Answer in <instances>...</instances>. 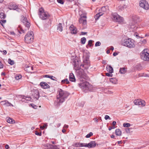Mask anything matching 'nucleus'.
Masks as SVG:
<instances>
[{"label": "nucleus", "instance_id": "64", "mask_svg": "<svg viewBox=\"0 0 149 149\" xmlns=\"http://www.w3.org/2000/svg\"><path fill=\"white\" fill-rule=\"evenodd\" d=\"M5 148L6 149H8L9 148V146L8 145L6 144L5 146Z\"/></svg>", "mask_w": 149, "mask_h": 149}, {"label": "nucleus", "instance_id": "9", "mask_svg": "<svg viewBox=\"0 0 149 149\" xmlns=\"http://www.w3.org/2000/svg\"><path fill=\"white\" fill-rule=\"evenodd\" d=\"M79 85L80 88L85 90H88L90 86L89 83L86 81L79 84Z\"/></svg>", "mask_w": 149, "mask_h": 149}, {"label": "nucleus", "instance_id": "48", "mask_svg": "<svg viewBox=\"0 0 149 149\" xmlns=\"http://www.w3.org/2000/svg\"><path fill=\"white\" fill-rule=\"evenodd\" d=\"M104 119L106 120H107L108 119L109 120H111V119L110 117L108 115H106L104 117Z\"/></svg>", "mask_w": 149, "mask_h": 149}, {"label": "nucleus", "instance_id": "57", "mask_svg": "<svg viewBox=\"0 0 149 149\" xmlns=\"http://www.w3.org/2000/svg\"><path fill=\"white\" fill-rule=\"evenodd\" d=\"M141 42L143 44H145L146 42V41L145 39H143L141 41Z\"/></svg>", "mask_w": 149, "mask_h": 149}, {"label": "nucleus", "instance_id": "15", "mask_svg": "<svg viewBox=\"0 0 149 149\" xmlns=\"http://www.w3.org/2000/svg\"><path fill=\"white\" fill-rule=\"evenodd\" d=\"M86 147L91 148L95 147L96 146V143L94 141H92L88 144L86 143Z\"/></svg>", "mask_w": 149, "mask_h": 149}, {"label": "nucleus", "instance_id": "47", "mask_svg": "<svg viewBox=\"0 0 149 149\" xmlns=\"http://www.w3.org/2000/svg\"><path fill=\"white\" fill-rule=\"evenodd\" d=\"M101 10L103 13L104 12H105L106 10V9L105 6L102 7L101 8Z\"/></svg>", "mask_w": 149, "mask_h": 149}, {"label": "nucleus", "instance_id": "31", "mask_svg": "<svg viewBox=\"0 0 149 149\" xmlns=\"http://www.w3.org/2000/svg\"><path fill=\"white\" fill-rule=\"evenodd\" d=\"M65 83L67 84H69V81H68V79H65L61 81V84Z\"/></svg>", "mask_w": 149, "mask_h": 149}, {"label": "nucleus", "instance_id": "49", "mask_svg": "<svg viewBox=\"0 0 149 149\" xmlns=\"http://www.w3.org/2000/svg\"><path fill=\"white\" fill-rule=\"evenodd\" d=\"M19 29L23 33H24L25 32L24 30L22 29V28L20 26H19L18 29Z\"/></svg>", "mask_w": 149, "mask_h": 149}, {"label": "nucleus", "instance_id": "54", "mask_svg": "<svg viewBox=\"0 0 149 149\" xmlns=\"http://www.w3.org/2000/svg\"><path fill=\"white\" fill-rule=\"evenodd\" d=\"M86 15H81V18L86 19Z\"/></svg>", "mask_w": 149, "mask_h": 149}, {"label": "nucleus", "instance_id": "29", "mask_svg": "<svg viewBox=\"0 0 149 149\" xmlns=\"http://www.w3.org/2000/svg\"><path fill=\"white\" fill-rule=\"evenodd\" d=\"M57 29L61 32L63 31V27L61 23H59L58 24Z\"/></svg>", "mask_w": 149, "mask_h": 149}, {"label": "nucleus", "instance_id": "53", "mask_svg": "<svg viewBox=\"0 0 149 149\" xmlns=\"http://www.w3.org/2000/svg\"><path fill=\"white\" fill-rule=\"evenodd\" d=\"M6 22V20H1L0 21V22L1 24L2 25V24H5Z\"/></svg>", "mask_w": 149, "mask_h": 149}, {"label": "nucleus", "instance_id": "28", "mask_svg": "<svg viewBox=\"0 0 149 149\" xmlns=\"http://www.w3.org/2000/svg\"><path fill=\"white\" fill-rule=\"evenodd\" d=\"M127 8V6L125 5H120L118 7V10L119 11H122L124 9Z\"/></svg>", "mask_w": 149, "mask_h": 149}, {"label": "nucleus", "instance_id": "2", "mask_svg": "<svg viewBox=\"0 0 149 149\" xmlns=\"http://www.w3.org/2000/svg\"><path fill=\"white\" fill-rule=\"evenodd\" d=\"M122 45L125 46L129 48H132L135 47L134 41L130 38L125 39L122 40L121 42Z\"/></svg>", "mask_w": 149, "mask_h": 149}, {"label": "nucleus", "instance_id": "59", "mask_svg": "<svg viewBox=\"0 0 149 149\" xmlns=\"http://www.w3.org/2000/svg\"><path fill=\"white\" fill-rule=\"evenodd\" d=\"M50 76V75H47V74H46V75H44V77H47V78H49Z\"/></svg>", "mask_w": 149, "mask_h": 149}, {"label": "nucleus", "instance_id": "41", "mask_svg": "<svg viewBox=\"0 0 149 149\" xmlns=\"http://www.w3.org/2000/svg\"><path fill=\"white\" fill-rule=\"evenodd\" d=\"M47 126V125L46 124H44L43 125L41 126H40V128L42 130H44L45 128H46Z\"/></svg>", "mask_w": 149, "mask_h": 149}, {"label": "nucleus", "instance_id": "4", "mask_svg": "<svg viewBox=\"0 0 149 149\" xmlns=\"http://www.w3.org/2000/svg\"><path fill=\"white\" fill-rule=\"evenodd\" d=\"M33 33L32 31H30L25 35L24 38L25 42L28 44L32 43L33 40Z\"/></svg>", "mask_w": 149, "mask_h": 149}, {"label": "nucleus", "instance_id": "40", "mask_svg": "<svg viewBox=\"0 0 149 149\" xmlns=\"http://www.w3.org/2000/svg\"><path fill=\"white\" fill-rule=\"evenodd\" d=\"M22 77V75L20 74H17L15 78L16 80L20 79Z\"/></svg>", "mask_w": 149, "mask_h": 149}, {"label": "nucleus", "instance_id": "20", "mask_svg": "<svg viewBox=\"0 0 149 149\" xmlns=\"http://www.w3.org/2000/svg\"><path fill=\"white\" fill-rule=\"evenodd\" d=\"M69 80L72 82H75V79L74 76L72 73L70 74L69 76Z\"/></svg>", "mask_w": 149, "mask_h": 149}, {"label": "nucleus", "instance_id": "30", "mask_svg": "<svg viewBox=\"0 0 149 149\" xmlns=\"http://www.w3.org/2000/svg\"><path fill=\"white\" fill-rule=\"evenodd\" d=\"M6 17V14L3 12H1L0 13V17L1 19H4Z\"/></svg>", "mask_w": 149, "mask_h": 149}, {"label": "nucleus", "instance_id": "60", "mask_svg": "<svg viewBox=\"0 0 149 149\" xmlns=\"http://www.w3.org/2000/svg\"><path fill=\"white\" fill-rule=\"evenodd\" d=\"M102 63L104 64H106L107 63V61L106 60H103Z\"/></svg>", "mask_w": 149, "mask_h": 149}, {"label": "nucleus", "instance_id": "46", "mask_svg": "<svg viewBox=\"0 0 149 149\" xmlns=\"http://www.w3.org/2000/svg\"><path fill=\"white\" fill-rule=\"evenodd\" d=\"M101 43L99 41L97 42L95 44V47L100 46L101 45Z\"/></svg>", "mask_w": 149, "mask_h": 149}, {"label": "nucleus", "instance_id": "19", "mask_svg": "<svg viewBox=\"0 0 149 149\" xmlns=\"http://www.w3.org/2000/svg\"><path fill=\"white\" fill-rule=\"evenodd\" d=\"M2 104L5 105L6 106H12L13 107V105L10 102L6 101H3L1 102Z\"/></svg>", "mask_w": 149, "mask_h": 149}, {"label": "nucleus", "instance_id": "34", "mask_svg": "<svg viewBox=\"0 0 149 149\" xmlns=\"http://www.w3.org/2000/svg\"><path fill=\"white\" fill-rule=\"evenodd\" d=\"M132 19L134 21L135 23H136L137 21L139 19V17L136 15H134Z\"/></svg>", "mask_w": 149, "mask_h": 149}, {"label": "nucleus", "instance_id": "1", "mask_svg": "<svg viewBox=\"0 0 149 149\" xmlns=\"http://www.w3.org/2000/svg\"><path fill=\"white\" fill-rule=\"evenodd\" d=\"M69 93L67 91L63 90L61 88H58L56 95V100L55 104L57 107L59 106L69 96Z\"/></svg>", "mask_w": 149, "mask_h": 149}, {"label": "nucleus", "instance_id": "16", "mask_svg": "<svg viewBox=\"0 0 149 149\" xmlns=\"http://www.w3.org/2000/svg\"><path fill=\"white\" fill-rule=\"evenodd\" d=\"M71 33L73 34H76L77 33V29L73 25H71L69 28Z\"/></svg>", "mask_w": 149, "mask_h": 149}, {"label": "nucleus", "instance_id": "14", "mask_svg": "<svg viewBox=\"0 0 149 149\" xmlns=\"http://www.w3.org/2000/svg\"><path fill=\"white\" fill-rule=\"evenodd\" d=\"M78 74L79 77L81 78L84 79L85 80H87L88 78V77L84 73V71L82 69V71H79L78 72Z\"/></svg>", "mask_w": 149, "mask_h": 149}, {"label": "nucleus", "instance_id": "25", "mask_svg": "<svg viewBox=\"0 0 149 149\" xmlns=\"http://www.w3.org/2000/svg\"><path fill=\"white\" fill-rule=\"evenodd\" d=\"M104 13L103 12H100L97 14L95 16V18L96 19H98L99 17L101 16Z\"/></svg>", "mask_w": 149, "mask_h": 149}, {"label": "nucleus", "instance_id": "55", "mask_svg": "<svg viewBox=\"0 0 149 149\" xmlns=\"http://www.w3.org/2000/svg\"><path fill=\"white\" fill-rule=\"evenodd\" d=\"M49 78L53 80H55L54 79V78H56L55 77L51 75H50Z\"/></svg>", "mask_w": 149, "mask_h": 149}, {"label": "nucleus", "instance_id": "26", "mask_svg": "<svg viewBox=\"0 0 149 149\" xmlns=\"http://www.w3.org/2000/svg\"><path fill=\"white\" fill-rule=\"evenodd\" d=\"M110 81L113 84H116L117 83V80L115 78H111L110 79Z\"/></svg>", "mask_w": 149, "mask_h": 149}, {"label": "nucleus", "instance_id": "3", "mask_svg": "<svg viewBox=\"0 0 149 149\" xmlns=\"http://www.w3.org/2000/svg\"><path fill=\"white\" fill-rule=\"evenodd\" d=\"M38 14L40 18L42 20L48 19L50 17L49 15L48 12L45 11L42 8H41L39 10Z\"/></svg>", "mask_w": 149, "mask_h": 149}, {"label": "nucleus", "instance_id": "22", "mask_svg": "<svg viewBox=\"0 0 149 149\" xmlns=\"http://www.w3.org/2000/svg\"><path fill=\"white\" fill-rule=\"evenodd\" d=\"M79 22L83 25H86L87 24V21L86 19L80 18L79 19Z\"/></svg>", "mask_w": 149, "mask_h": 149}, {"label": "nucleus", "instance_id": "44", "mask_svg": "<svg viewBox=\"0 0 149 149\" xmlns=\"http://www.w3.org/2000/svg\"><path fill=\"white\" fill-rule=\"evenodd\" d=\"M92 135H93V133L92 132H90L88 134H87L86 136V137L88 138L91 137Z\"/></svg>", "mask_w": 149, "mask_h": 149}, {"label": "nucleus", "instance_id": "32", "mask_svg": "<svg viewBox=\"0 0 149 149\" xmlns=\"http://www.w3.org/2000/svg\"><path fill=\"white\" fill-rule=\"evenodd\" d=\"M49 148L50 149H59V148L56 145H53L52 144H49Z\"/></svg>", "mask_w": 149, "mask_h": 149}, {"label": "nucleus", "instance_id": "62", "mask_svg": "<svg viewBox=\"0 0 149 149\" xmlns=\"http://www.w3.org/2000/svg\"><path fill=\"white\" fill-rule=\"evenodd\" d=\"M81 34L82 35H85L87 33V32H81Z\"/></svg>", "mask_w": 149, "mask_h": 149}, {"label": "nucleus", "instance_id": "42", "mask_svg": "<svg viewBox=\"0 0 149 149\" xmlns=\"http://www.w3.org/2000/svg\"><path fill=\"white\" fill-rule=\"evenodd\" d=\"M35 134L38 136H41L42 135V133L41 132H38L37 131H36L35 132Z\"/></svg>", "mask_w": 149, "mask_h": 149}, {"label": "nucleus", "instance_id": "10", "mask_svg": "<svg viewBox=\"0 0 149 149\" xmlns=\"http://www.w3.org/2000/svg\"><path fill=\"white\" fill-rule=\"evenodd\" d=\"M139 6L146 10H148L149 9L148 3L145 0H141L140 1Z\"/></svg>", "mask_w": 149, "mask_h": 149}, {"label": "nucleus", "instance_id": "35", "mask_svg": "<svg viewBox=\"0 0 149 149\" xmlns=\"http://www.w3.org/2000/svg\"><path fill=\"white\" fill-rule=\"evenodd\" d=\"M22 99H25L26 100L30 101L31 100V98L30 97H27L23 96L22 98Z\"/></svg>", "mask_w": 149, "mask_h": 149}, {"label": "nucleus", "instance_id": "38", "mask_svg": "<svg viewBox=\"0 0 149 149\" xmlns=\"http://www.w3.org/2000/svg\"><path fill=\"white\" fill-rule=\"evenodd\" d=\"M92 42H93V41L92 40H89L88 41V45H87L86 46V47L87 48H88V47H87L88 45L90 47H91L92 45Z\"/></svg>", "mask_w": 149, "mask_h": 149}, {"label": "nucleus", "instance_id": "58", "mask_svg": "<svg viewBox=\"0 0 149 149\" xmlns=\"http://www.w3.org/2000/svg\"><path fill=\"white\" fill-rule=\"evenodd\" d=\"M3 65L2 63L0 61V68H3Z\"/></svg>", "mask_w": 149, "mask_h": 149}, {"label": "nucleus", "instance_id": "6", "mask_svg": "<svg viewBox=\"0 0 149 149\" xmlns=\"http://www.w3.org/2000/svg\"><path fill=\"white\" fill-rule=\"evenodd\" d=\"M113 19L115 22L119 24H122L124 23V19L116 13H114L112 15Z\"/></svg>", "mask_w": 149, "mask_h": 149}, {"label": "nucleus", "instance_id": "37", "mask_svg": "<svg viewBox=\"0 0 149 149\" xmlns=\"http://www.w3.org/2000/svg\"><path fill=\"white\" fill-rule=\"evenodd\" d=\"M123 126L125 127H130L131 124L129 123H125L123 125Z\"/></svg>", "mask_w": 149, "mask_h": 149}, {"label": "nucleus", "instance_id": "36", "mask_svg": "<svg viewBox=\"0 0 149 149\" xmlns=\"http://www.w3.org/2000/svg\"><path fill=\"white\" fill-rule=\"evenodd\" d=\"M86 39L85 37L81 38V42L82 44H84L86 42Z\"/></svg>", "mask_w": 149, "mask_h": 149}, {"label": "nucleus", "instance_id": "5", "mask_svg": "<svg viewBox=\"0 0 149 149\" xmlns=\"http://www.w3.org/2000/svg\"><path fill=\"white\" fill-rule=\"evenodd\" d=\"M141 57L144 61H149V50L144 49L141 54Z\"/></svg>", "mask_w": 149, "mask_h": 149}, {"label": "nucleus", "instance_id": "43", "mask_svg": "<svg viewBox=\"0 0 149 149\" xmlns=\"http://www.w3.org/2000/svg\"><path fill=\"white\" fill-rule=\"evenodd\" d=\"M6 121H10V120H11V121H15L13 119L10 117H7L6 118Z\"/></svg>", "mask_w": 149, "mask_h": 149}, {"label": "nucleus", "instance_id": "56", "mask_svg": "<svg viewBox=\"0 0 149 149\" xmlns=\"http://www.w3.org/2000/svg\"><path fill=\"white\" fill-rule=\"evenodd\" d=\"M31 106L34 109H36L37 107L36 105H35L33 104H31Z\"/></svg>", "mask_w": 149, "mask_h": 149}, {"label": "nucleus", "instance_id": "13", "mask_svg": "<svg viewBox=\"0 0 149 149\" xmlns=\"http://www.w3.org/2000/svg\"><path fill=\"white\" fill-rule=\"evenodd\" d=\"M8 8L10 10H16L18 12H19L21 9L18 7V6L15 4L11 3L9 6Z\"/></svg>", "mask_w": 149, "mask_h": 149}, {"label": "nucleus", "instance_id": "8", "mask_svg": "<svg viewBox=\"0 0 149 149\" xmlns=\"http://www.w3.org/2000/svg\"><path fill=\"white\" fill-rule=\"evenodd\" d=\"M73 64L74 66V69L76 70H79L81 68L82 64L80 60L78 58H76L74 60Z\"/></svg>", "mask_w": 149, "mask_h": 149}, {"label": "nucleus", "instance_id": "61", "mask_svg": "<svg viewBox=\"0 0 149 149\" xmlns=\"http://www.w3.org/2000/svg\"><path fill=\"white\" fill-rule=\"evenodd\" d=\"M116 122H113L112 124L113 125L112 126H115V125L116 124Z\"/></svg>", "mask_w": 149, "mask_h": 149}, {"label": "nucleus", "instance_id": "11", "mask_svg": "<svg viewBox=\"0 0 149 149\" xmlns=\"http://www.w3.org/2000/svg\"><path fill=\"white\" fill-rule=\"evenodd\" d=\"M32 96L36 100H38L40 97L39 91L37 89H33L32 91Z\"/></svg>", "mask_w": 149, "mask_h": 149}, {"label": "nucleus", "instance_id": "21", "mask_svg": "<svg viewBox=\"0 0 149 149\" xmlns=\"http://www.w3.org/2000/svg\"><path fill=\"white\" fill-rule=\"evenodd\" d=\"M106 68L107 71L109 73H112L113 72V69L110 65H107L106 66Z\"/></svg>", "mask_w": 149, "mask_h": 149}, {"label": "nucleus", "instance_id": "24", "mask_svg": "<svg viewBox=\"0 0 149 149\" xmlns=\"http://www.w3.org/2000/svg\"><path fill=\"white\" fill-rule=\"evenodd\" d=\"M86 145L85 143H78L75 144V146L76 147H86Z\"/></svg>", "mask_w": 149, "mask_h": 149}, {"label": "nucleus", "instance_id": "18", "mask_svg": "<svg viewBox=\"0 0 149 149\" xmlns=\"http://www.w3.org/2000/svg\"><path fill=\"white\" fill-rule=\"evenodd\" d=\"M24 70L28 72L29 73L31 72V71L33 70V67L31 66H28L26 65L25 66Z\"/></svg>", "mask_w": 149, "mask_h": 149}, {"label": "nucleus", "instance_id": "51", "mask_svg": "<svg viewBox=\"0 0 149 149\" xmlns=\"http://www.w3.org/2000/svg\"><path fill=\"white\" fill-rule=\"evenodd\" d=\"M116 127L114 126H110L109 128V130L110 131L112 129H114L116 128Z\"/></svg>", "mask_w": 149, "mask_h": 149}, {"label": "nucleus", "instance_id": "45", "mask_svg": "<svg viewBox=\"0 0 149 149\" xmlns=\"http://www.w3.org/2000/svg\"><path fill=\"white\" fill-rule=\"evenodd\" d=\"M131 129L130 128H127L125 129V131L127 133H130L131 132L130 131Z\"/></svg>", "mask_w": 149, "mask_h": 149}, {"label": "nucleus", "instance_id": "23", "mask_svg": "<svg viewBox=\"0 0 149 149\" xmlns=\"http://www.w3.org/2000/svg\"><path fill=\"white\" fill-rule=\"evenodd\" d=\"M115 134L116 135L118 136H120L122 134V132L121 130L119 129H117L115 130Z\"/></svg>", "mask_w": 149, "mask_h": 149}, {"label": "nucleus", "instance_id": "17", "mask_svg": "<svg viewBox=\"0 0 149 149\" xmlns=\"http://www.w3.org/2000/svg\"><path fill=\"white\" fill-rule=\"evenodd\" d=\"M40 85L41 87L44 89L49 88L50 86L46 82H42L40 83Z\"/></svg>", "mask_w": 149, "mask_h": 149}, {"label": "nucleus", "instance_id": "52", "mask_svg": "<svg viewBox=\"0 0 149 149\" xmlns=\"http://www.w3.org/2000/svg\"><path fill=\"white\" fill-rule=\"evenodd\" d=\"M111 73H106V75L108 77H112L113 74H110Z\"/></svg>", "mask_w": 149, "mask_h": 149}, {"label": "nucleus", "instance_id": "33", "mask_svg": "<svg viewBox=\"0 0 149 149\" xmlns=\"http://www.w3.org/2000/svg\"><path fill=\"white\" fill-rule=\"evenodd\" d=\"M130 28L132 29V31H134L137 28V27L135 24L133 25H131L130 26Z\"/></svg>", "mask_w": 149, "mask_h": 149}, {"label": "nucleus", "instance_id": "7", "mask_svg": "<svg viewBox=\"0 0 149 149\" xmlns=\"http://www.w3.org/2000/svg\"><path fill=\"white\" fill-rule=\"evenodd\" d=\"M21 21L25 26L26 29H29L30 26V24L29 22V20L23 15L21 16Z\"/></svg>", "mask_w": 149, "mask_h": 149}, {"label": "nucleus", "instance_id": "39", "mask_svg": "<svg viewBox=\"0 0 149 149\" xmlns=\"http://www.w3.org/2000/svg\"><path fill=\"white\" fill-rule=\"evenodd\" d=\"M8 63L11 65H13L14 64V61L13 60H12L10 58L8 59Z\"/></svg>", "mask_w": 149, "mask_h": 149}, {"label": "nucleus", "instance_id": "50", "mask_svg": "<svg viewBox=\"0 0 149 149\" xmlns=\"http://www.w3.org/2000/svg\"><path fill=\"white\" fill-rule=\"evenodd\" d=\"M57 1L58 3L61 4H63L64 3V1L63 0H57Z\"/></svg>", "mask_w": 149, "mask_h": 149}, {"label": "nucleus", "instance_id": "27", "mask_svg": "<svg viewBox=\"0 0 149 149\" xmlns=\"http://www.w3.org/2000/svg\"><path fill=\"white\" fill-rule=\"evenodd\" d=\"M126 72V70L125 68H120L119 72L121 74H124Z\"/></svg>", "mask_w": 149, "mask_h": 149}, {"label": "nucleus", "instance_id": "63", "mask_svg": "<svg viewBox=\"0 0 149 149\" xmlns=\"http://www.w3.org/2000/svg\"><path fill=\"white\" fill-rule=\"evenodd\" d=\"M3 54L4 55H6V53H7V52H6V50H3Z\"/></svg>", "mask_w": 149, "mask_h": 149}, {"label": "nucleus", "instance_id": "12", "mask_svg": "<svg viewBox=\"0 0 149 149\" xmlns=\"http://www.w3.org/2000/svg\"><path fill=\"white\" fill-rule=\"evenodd\" d=\"M134 103L136 105H141L143 107L146 105V102L144 101L139 99L134 100Z\"/></svg>", "mask_w": 149, "mask_h": 149}]
</instances>
